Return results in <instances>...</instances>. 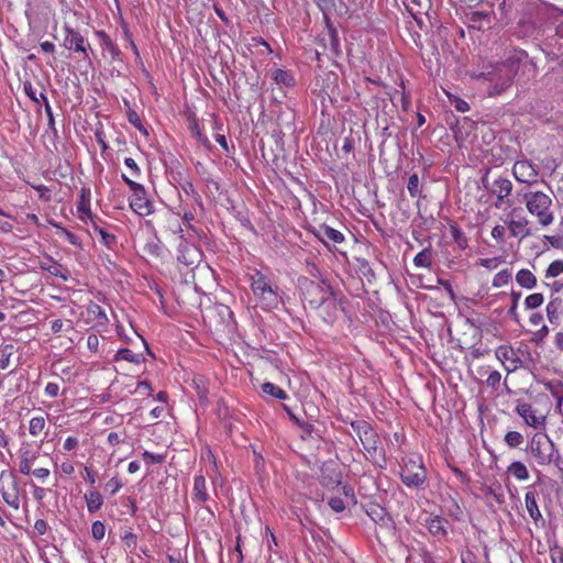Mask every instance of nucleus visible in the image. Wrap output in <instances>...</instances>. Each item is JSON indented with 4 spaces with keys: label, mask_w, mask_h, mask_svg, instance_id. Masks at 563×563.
Here are the masks:
<instances>
[{
    "label": "nucleus",
    "mask_w": 563,
    "mask_h": 563,
    "mask_svg": "<svg viewBox=\"0 0 563 563\" xmlns=\"http://www.w3.org/2000/svg\"><path fill=\"white\" fill-rule=\"evenodd\" d=\"M309 273L314 279L305 276L298 278V289L303 307L313 311L324 323L332 325L344 309L342 292L321 277L314 264Z\"/></svg>",
    "instance_id": "nucleus-1"
},
{
    "label": "nucleus",
    "mask_w": 563,
    "mask_h": 563,
    "mask_svg": "<svg viewBox=\"0 0 563 563\" xmlns=\"http://www.w3.org/2000/svg\"><path fill=\"white\" fill-rule=\"evenodd\" d=\"M351 427L360 439L368 460L377 467L385 468L387 465L385 451L382 448L380 439L376 430L366 420H353Z\"/></svg>",
    "instance_id": "nucleus-2"
},
{
    "label": "nucleus",
    "mask_w": 563,
    "mask_h": 563,
    "mask_svg": "<svg viewBox=\"0 0 563 563\" xmlns=\"http://www.w3.org/2000/svg\"><path fill=\"white\" fill-rule=\"evenodd\" d=\"M250 287L256 305L263 310L272 311L278 307L280 302L278 286L273 284L267 275L261 271H255L250 275Z\"/></svg>",
    "instance_id": "nucleus-3"
},
{
    "label": "nucleus",
    "mask_w": 563,
    "mask_h": 563,
    "mask_svg": "<svg viewBox=\"0 0 563 563\" xmlns=\"http://www.w3.org/2000/svg\"><path fill=\"white\" fill-rule=\"evenodd\" d=\"M473 77L487 82V95L489 97L500 96L508 90L514 82V78L499 62L483 65L482 69L477 74H474Z\"/></svg>",
    "instance_id": "nucleus-4"
},
{
    "label": "nucleus",
    "mask_w": 563,
    "mask_h": 563,
    "mask_svg": "<svg viewBox=\"0 0 563 563\" xmlns=\"http://www.w3.org/2000/svg\"><path fill=\"white\" fill-rule=\"evenodd\" d=\"M507 73L515 79L520 71V77L526 80L534 79L539 68L528 53L521 48H512L499 62Z\"/></svg>",
    "instance_id": "nucleus-5"
},
{
    "label": "nucleus",
    "mask_w": 563,
    "mask_h": 563,
    "mask_svg": "<svg viewBox=\"0 0 563 563\" xmlns=\"http://www.w3.org/2000/svg\"><path fill=\"white\" fill-rule=\"evenodd\" d=\"M523 202L528 212L537 219L541 228H547L554 221L552 199L541 190L528 191L523 195Z\"/></svg>",
    "instance_id": "nucleus-6"
},
{
    "label": "nucleus",
    "mask_w": 563,
    "mask_h": 563,
    "mask_svg": "<svg viewBox=\"0 0 563 563\" xmlns=\"http://www.w3.org/2000/svg\"><path fill=\"white\" fill-rule=\"evenodd\" d=\"M401 482L409 488L421 487L427 479V470L420 454L402 457L400 463Z\"/></svg>",
    "instance_id": "nucleus-7"
},
{
    "label": "nucleus",
    "mask_w": 563,
    "mask_h": 563,
    "mask_svg": "<svg viewBox=\"0 0 563 563\" xmlns=\"http://www.w3.org/2000/svg\"><path fill=\"white\" fill-rule=\"evenodd\" d=\"M121 177L132 191V196L129 200L130 208L140 217H147L152 214L154 212V203L147 198L144 186L129 178L124 174H122Z\"/></svg>",
    "instance_id": "nucleus-8"
},
{
    "label": "nucleus",
    "mask_w": 563,
    "mask_h": 563,
    "mask_svg": "<svg viewBox=\"0 0 563 563\" xmlns=\"http://www.w3.org/2000/svg\"><path fill=\"white\" fill-rule=\"evenodd\" d=\"M529 452L536 462L545 466L552 463L553 455L556 453L555 443L550 439L548 434L536 433L529 441Z\"/></svg>",
    "instance_id": "nucleus-9"
},
{
    "label": "nucleus",
    "mask_w": 563,
    "mask_h": 563,
    "mask_svg": "<svg viewBox=\"0 0 563 563\" xmlns=\"http://www.w3.org/2000/svg\"><path fill=\"white\" fill-rule=\"evenodd\" d=\"M484 188L496 197L494 207L496 209H506L511 207L512 201L509 199L512 192V183L506 177H498L489 183L487 176L482 179Z\"/></svg>",
    "instance_id": "nucleus-10"
},
{
    "label": "nucleus",
    "mask_w": 563,
    "mask_h": 563,
    "mask_svg": "<svg viewBox=\"0 0 563 563\" xmlns=\"http://www.w3.org/2000/svg\"><path fill=\"white\" fill-rule=\"evenodd\" d=\"M0 493L3 501L12 509L20 508L19 486L15 476L10 471L0 472Z\"/></svg>",
    "instance_id": "nucleus-11"
},
{
    "label": "nucleus",
    "mask_w": 563,
    "mask_h": 563,
    "mask_svg": "<svg viewBox=\"0 0 563 563\" xmlns=\"http://www.w3.org/2000/svg\"><path fill=\"white\" fill-rule=\"evenodd\" d=\"M63 30L65 34L63 46L68 51H74L75 53L81 54L82 58L91 64L90 56L88 54L89 43L85 36L81 35L78 30L71 27L68 24H65Z\"/></svg>",
    "instance_id": "nucleus-12"
},
{
    "label": "nucleus",
    "mask_w": 563,
    "mask_h": 563,
    "mask_svg": "<svg viewBox=\"0 0 563 563\" xmlns=\"http://www.w3.org/2000/svg\"><path fill=\"white\" fill-rule=\"evenodd\" d=\"M85 324L92 329L106 330L109 324V318L106 311L98 303L90 301L81 311Z\"/></svg>",
    "instance_id": "nucleus-13"
},
{
    "label": "nucleus",
    "mask_w": 563,
    "mask_h": 563,
    "mask_svg": "<svg viewBox=\"0 0 563 563\" xmlns=\"http://www.w3.org/2000/svg\"><path fill=\"white\" fill-rule=\"evenodd\" d=\"M512 175L517 181L532 185L538 183L539 172L537 165L527 158H522L515 162Z\"/></svg>",
    "instance_id": "nucleus-14"
},
{
    "label": "nucleus",
    "mask_w": 563,
    "mask_h": 563,
    "mask_svg": "<svg viewBox=\"0 0 563 563\" xmlns=\"http://www.w3.org/2000/svg\"><path fill=\"white\" fill-rule=\"evenodd\" d=\"M495 356L501 363L507 373L515 372L522 365L518 351L508 344L499 345L495 350Z\"/></svg>",
    "instance_id": "nucleus-15"
},
{
    "label": "nucleus",
    "mask_w": 563,
    "mask_h": 563,
    "mask_svg": "<svg viewBox=\"0 0 563 563\" xmlns=\"http://www.w3.org/2000/svg\"><path fill=\"white\" fill-rule=\"evenodd\" d=\"M515 411L523 419L525 423L533 429L542 430L545 428L547 418L543 415H538L537 409L528 402H519Z\"/></svg>",
    "instance_id": "nucleus-16"
},
{
    "label": "nucleus",
    "mask_w": 563,
    "mask_h": 563,
    "mask_svg": "<svg viewBox=\"0 0 563 563\" xmlns=\"http://www.w3.org/2000/svg\"><path fill=\"white\" fill-rule=\"evenodd\" d=\"M38 456V450L33 449L30 443L22 444L18 451L19 472L24 476H29L30 468L33 467Z\"/></svg>",
    "instance_id": "nucleus-17"
},
{
    "label": "nucleus",
    "mask_w": 563,
    "mask_h": 563,
    "mask_svg": "<svg viewBox=\"0 0 563 563\" xmlns=\"http://www.w3.org/2000/svg\"><path fill=\"white\" fill-rule=\"evenodd\" d=\"M518 209H514L510 212L511 219H509L506 224L508 230L510 231V235L514 238H518L520 241L532 235V231L529 228V220L526 217L514 218Z\"/></svg>",
    "instance_id": "nucleus-18"
},
{
    "label": "nucleus",
    "mask_w": 563,
    "mask_h": 563,
    "mask_svg": "<svg viewBox=\"0 0 563 563\" xmlns=\"http://www.w3.org/2000/svg\"><path fill=\"white\" fill-rule=\"evenodd\" d=\"M96 36L100 41V46L103 51V56L109 57L110 60H122V52L119 46L112 41V38L103 30L96 31Z\"/></svg>",
    "instance_id": "nucleus-19"
},
{
    "label": "nucleus",
    "mask_w": 563,
    "mask_h": 563,
    "mask_svg": "<svg viewBox=\"0 0 563 563\" xmlns=\"http://www.w3.org/2000/svg\"><path fill=\"white\" fill-rule=\"evenodd\" d=\"M312 232L328 249L330 247L327 241H331L334 244H340L345 240L344 234L341 231L335 230L325 223L314 228Z\"/></svg>",
    "instance_id": "nucleus-20"
},
{
    "label": "nucleus",
    "mask_w": 563,
    "mask_h": 563,
    "mask_svg": "<svg viewBox=\"0 0 563 563\" xmlns=\"http://www.w3.org/2000/svg\"><path fill=\"white\" fill-rule=\"evenodd\" d=\"M187 128L191 135L206 148L211 150L212 145L208 136L201 131L199 120L194 112L186 114Z\"/></svg>",
    "instance_id": "nucleus-21"
},
{
    "label": "nucleus",
    "mask_w": 563,
    "mask_h": 563,
    "mask_svg": "<svg viewBox=\"0 0 563 563\" xmlns=\"http://www.w3.org/2000/svg\"><path fill=\"white\" fill-rule=\"evenodd\" d=\"M90 198H91V191L88 187H82L80 189L79 199L77 201L76 211L78 219L84 222L88 223V218H91V209H90Z\"/></svg>",
    "instance_id": "nucleus-22"
},
{
    "label": "nucleus",
    "mask_w": 563,
    "mask_h": 563,
    "mask_svg": "<svg viewBox=\"0 0 563 563\" xmlns=\"http://www.w3.org/2000/svg\"><path fill=\"white\" fill-rule=\"evenodd\" d=\"M548 321L553 325H559L563 317V298L552 297L545 306Z\"/></svg>",
    "instance_id": "nucleus-23"
},
{
    "label": "nucleus",
    "mask_w": 563,
    "mask_h": 563,
    "mask_svg": "<svg viewBox=\"0 0 563 563\" xmlns=\"http://www.w3.org/2000/svg\"><path fill=\"white\" fill-rule=\"evenodd\" d=\"M48 424L44 415L34 416L29 421V434L32 438L47 435Z\"/></svg>",
    "instance_id": "nucleus-24"
},
{
    "label": "nucleus",
    "mask_w": 563,
    "mask_h": 563,
    "mask_svg": "<svg viewBox=\"0 0 563 563\" xmlns=\"http://www.w3.org/2000/svg\"><path fill=\"white\" fill-rule=\"evenodd\" d=\"M192 499L201 503H205L209 499L206 478L201 474L195 475L194 477Z\"/></svg>",
    "instance_id": "nucleus-25"
},
{
    "label": "nucleus",
    "mask_w": 563,
    "mask_h": 563,
    "mask_svg": "<svg viewBox=\"0 0 563 563\" xmlns=\"http://www.w3.org/2000/svg\"><path fill=\"white\" fill-rule=\"evenodd\" d=\"M84 498L89 514L97 512L103 505V496L97 489L87 490Z\"/></svg>",
    "instance_id": "nucleus-26"
},
{
    "label": "nucleus",
    "mask_w": 563,
    "mask_h": 563,
    "mask_svg": "<svg viewBox=\"0 0 563 563\" xmlns=\"http://www.w3.org/2000/svg\"><path fill=\"white\" fill-rule=\"evenodd\" d=\"M341 473L330 468V467H323L321 472V484L329 488L333 489L338 487L341 484Z\"/></svg>",
    "instance_id": "nucleus-27"
},
{
    "label": "nucleus",
    "mask_w": 563,
    "mask_h": 563,
    "mask_svg": "<svg viewBox=\"0 0 563 563\" xmlns=\"http://www.w3.org/2000/svg\"><path fill=\"white\" fill-rule=\"evenodd\" d=\"M517 284L526 289H533L537 286V277L528 268H521L516 274Z\"/></svg>",
    "instance_id": "nucleus-28"
},
{
    "label": "nucleus",
    "mask_w": 563,
    "mask_h": 563,
    "mask_svg": "<svg viewBox=\"0 0 563 563\" xmlns=\"http://www.w3.org/2000/svg\"><path fill=\"white\" fill-rule=\"evenodd\" d=\"M507 474L517 481H527L529 478L528 467L520 461L511 462L507 467Z\"/></svg>",
    "instance_id": "nucleus-29"
},
{
    "label": "nucleus",
    "mask_w": 563,
    "mask_h": 563,
    "mask_svg": "<svg viewBox=\"0 0 563 563\" xmlns=\"http://www.w3.org/2000/svg\"><path fill=\"white\" fill-rule=\"evenodd\" d=\"M481 375H487L485 384L493 390H498L501 382V374L496 369H490L489 366L482 367L478 372Z\"/></svg>",
    "instance_id": "nucleus-30"
},
{
    "label": "nucleus",
    "mask_w": 563,
    "mask_h": 563,
    "mask_svg": "<svg viewBox=\"0 0 563 563\" xmlns=\"http://www.w3.org/2000/svg\"><path fill=\"white\" fill-rule=\"evenodd\" d=\"M18 349L14 344H4L0 346V369L4 371L10 367L12 357Z\"/></svg>",
    "instance_id": "nucleus-31"
},
{
    "label": "nucleus",
    "mask_w": 563,
    "mask_h": 563,
    "mask_svg": "<svg viewBox=\"0 0 563 563\" xmlns=\"http://www.w3.org/2000/svg\"><path fill=\"white\" fill-rule=\"evenodd\" d=\"M449 230L457 247L462 251L466 250L468 247V240L464 231L456 223H451Z\"/></svg>",
    "instance_id": "nucleus-32"
},
{
    "label": "nucleus",
    "mask_w": 563,
    "mask_h": 563,
    "mask_svg": "<svg viewBox=\"0 0 563 563\" xmlns=\"http://www.w3.org/2000/svg\"><path fill=\"white\" fill-rule=\"evenodd\" d=\"M525 504H526V508H527V511L530 515V517L534 521H538L541 518V512L539 510V506H538V503H537V498H536V493L534 492H527L526 493V495H525Z\"/></svg>",
    "instance_id": "nucleus-33"
},
{
    "label": "nucleus",
    "mask_w": 563,
    "mask_h": 563,
    "mask_svg": "<svg viewBox=\"0 0 563 563\" xmlns=\"http://www.w3.org/2000/svg\"><path fill=\"white\" fill-rule=\"evenodd\" d=\"M114 361H126L133 364H140L144 361L142 353H134L130 349H120L115 355Z\"/></svg>",
    "instance_id": "nucleus-34"
},
{
    "label": "nucleus",
    "mask_w": 563,
    "mask_h": 563,
    "mask_svg": "<svg viewBox=\"0 0 563 563\" xmlns=\"http://www.w3.org/2000/svg\"><path fill=\"white\" fill-rule=\"evenodd\" d=\"M296 423L298 424V427L301 430L300 438L302 440L320 438L318 430L316 429V427L312 423H309L306 421H300L298 419H296Z\"/></svg>",
    "instance_id": "nucleus-35"
},
{
    "label": "nucleus",
    "mask_w": 563,
    "mask_h": 563,
    "mask_svg": "<svg viewBox=\"0 0 563 563\" xmlns=\"http://www.w3.org/2000/svg\"><path fill=\"white\" fill-rule=\"evenodd\" d=\"M44 271L49 273L52 276L59 277L64 282H67L70 277V272L67 267L59 264L57 261L49 267H44Z\"/></svg>",
    "instance_id": "nucleus-36"
},
{
    "label": "nucleus",
    "mask_w": 563,
    "mask_h": 563,
    "mask_svg": "<svg viewBox=\"0 0 563 563\" xmlns=\"http://www.w3.org/2000/svg\"><path fill=\"white\" fill-rule=\"evenodd\" d=\"M273 79L285 87H292L295 85V78L290 71L284 69H276L273 73Z\"/></svg>",
    "instance_id": "nucleus-37"
},
{
    "label": "nucleus",
    "mask_w": 563,
    "mask_h": 563,
    "mask_svg": "<svg viewBox=\"0 0 563 563\" xmlns=\"http://www.w3.org/2000/svg\"><path fill=\"white\" fill-rule=\"evenodd\" d=\"M444 523H445L444 519H442L441 517H434L428 521L427 527H428L429 532L433 536H445L446 529H445Z\"/></svg>",
    "instance_id": "nucleus-38"
},
{
    "label": "nucleus",
    "mask_w": 563,
    "mask_h": 563,
    "mask_svg": "<svg viewBox=\"0 0 563 563\" xmlns=\"http://www.w3.org/2000/svg\"><path fill=\"white\" fill-rule=\"evenodd\" d=\"M431 257H432L431 250L423 249L413 257V264L417 267L430 268L432 265Z\"/></svg>",
    "instance_id": "nucleus-39"
},
{
    "label": "nucleus",
    "mask_w": 563,
    "mask_h": 563,
    "mask_svg": "<svg viewBox=\"0 0 563 563\" xmlns=\"http://www.w3.org/2000/svg\"><path fill=\"white\" fill-rule=\"evenodd\" d=\"M54 228L57 229V235L60 236V238H64L69 244L71 245H75V246H78L80 245V241H79V238L74 234L73 232L68 231L67 229L63 228L59 223L57 222H53L51 221L49 222Z\"/></svg>",
    "instance_id": "nucleus-40"
},
{
    "label": "nucleus",
    "mask_w": 563,
    "mask_h": 563,
    "mask_svg": "<svg viewBox=\"0 0 563 563\" xmlns=\"http://www.w3.org/2000/svg\"><path fill=\"white\" fill-rule=\"evenodd\" d=\"M339 0H313L316 5L322 12L325 21H329V14L335 11Z\"/></svg>",
    "instance_id": "nucleus-41"
},
{
    "label": "nucleus",
    "mask_w": 563,
    "mask_h": 563,
    "mask_svg": "<svg viewBox=\"0 0 563 563\" xmlns=\"http://www.w3.org/2000/svg\"><path fill=\"white\" fill-rule=\"evenodd\" d=\"M511 278H512L511 271L506 268V269H503V271L498 272L497 274H495V276L493 277L492 285L495 288H500V287L508 285L509 282L511 280Z\"/></svg>",
    "instance_id": "nucleus-42"
},
{
    "label": "nucleus",
    "mask_w": 563,
    "mask_h": 563,
    "mask_svg": "<svg viewBox=\"0 0 563 563\" xmlns=\"http://www.w3.org/2000/svg\"><path fill=\"white\" fill-rule=\"evenodd\" d=\"M262 390L264 394L271 395L272 397H275L277 399L287 398L286 391L273 383H264L262 385Z\"/></svg>",
    "instance_id": "nucleus-43"
},
{
    "label": "nucleus",
    "mask_w": 563,
    "mask_h": 563,
    "mask_svg": "<svg viewBox=\"0 0 563 563\" xmlns=\"http://www.w3.org/2000/svg\"><path fill=\"white\" fill-rule=\"evenodd\" d=\"M74 329L71 320L55 319L51 321V331L53 334L58 335L62 331H69Z\"/></svg>",
    "instance_id": "nucleus-44"
},
{
    "label": "nucleus",
    "mask_w": 563,
    "mask_h": 563,
    "mask_svg": "<svg viewBox=\"0 0 563 563\" xmlns=\"http://www.w3.org/2000/svg\"><path fill=\"white\" fill-rule=\"evenodd\" d=\"M563 274V260H555L549 264L544 272L547 279L555 278Z\"/></svg>",
    "instance_id": "nucleus-45"
},
{
    "label": "nucleus",
    "mask_w": 563,
    "mask_h": 563,
    "mask_svg": "<svg viewBox=\"0 0 563 563\" xmlns=\"http://www.w3.org/2000/svg\"><path fill=\"white\" fill-rule=\"evenodd\" d=\"M523 440V435L518 431H508L504 437L505 443L512 449L519 448Z\"/></svg>",
    "instance_id": "nucleus-46"
},
{
    "label": "nucleus",
    "mask_w": 563,
    "mask_h": 563,
    "mask_svg": "<svg viewBox=\"0 0 563 563\" xmlns=\"http://www.w3.org/2000/svg\"><path fill=\"white\" fill-rule=\"evenodd\" d=\"M407 189L409 191V195L412 198H417L420 196L421 192V186H420V179L418 174H412L409 176L408 183H407Z\"/></svg>",
    "instance_id": "nucleus-47"
},
{
    "label": "nucleus",
    "mask_w": 563,
    "mask_h": 563,
    "mask_svg": "<svg viewBox=\"0 0 563 563\" xmlns=\"http://www.w3.org/2000/svg\"><path fill=\"white\" fill-rule=\"evenodd\" d=\"M544 301V297L541 292H534L526 297L525 299V308L530 309H537L539 308Z\"/></svg>",
    "instance_id": "nucleus-48"
},
{
    "label": "nucleus",
    "mask_w": 563,
    "mask_h": 563,
    "mask_svg": "<svg viewBox=\"0 0 563 563\" xmlns=\"http://www.w3.org/2000/svg\"><path fill=\"white\" fill-rule=\"evenodd\" d=\"M126 118H128V121L134 128H136L144 135H147V130L142 124L141 118H140L139 113L135 110L129 109L128 112H126Z\"/></svg>",
    "instance_id": "nucleus-49"
},
{
    "label": "nucleus",
    "mask_w": 563,
    "mask_h": 563,
    "mask_svg": "<svg viewBox=\"0 0 563 563\" xmlns=\"http://www.w3.org/2000/svg\"><path fill=\"white\" fill-rule=\"evenodd\" d=\"M501 262H503L501 257H486V258H478L476 261V265L484 267L488 271H494L501 264Z\"/></svg>",
    "instance_id": "nucleus-50"
},
{
    "label": "nucleus",
    "mask_w": 563,
    "mask_h": 563,
    "mask_svg": "<svg viewBox=\"0 0 563 563\" xmlns=\"http://www.w3.org/2000/svg\"><path fill=\"white\" fill-rule=\"evenodd\" d=\"M181 188L187 196H190L196 202L199 203L200 207H202L201 196L196 190L194 184L190 180L183 183Z\"/></svg>",
    "instance_id": "nucleus-51"
},
{
    "label": "nucleus",
    "mask_w": 563,
    "mask_h": 563,
    "mask_svg": "<svg viewBox=\"0 0 563 563\" xmlns=\"http://www.w3.org/2000/svg\"><path fill=\"white\" fill-rule=\"evenodd\" d=\"M86 345H87L88 351L92 355H97V354L100 353V339H99V336L97 334L90 333L87 336Z\"/></svg>",
    "instance_id": "nucleus-52"
},
{
    "label": "nucleus",
    "mask_w": 563,
    "mask_h": 563,
    "mask_svg": "<svg viewBox=\"0 0 563 563\" xmlns=\"http://www.w3.org/2000/svg\"><path fill=\"white\" fill-rule=\"evenodd\" d=\"M99 236L101 239V243L110 249V250H113L117 245V236L112 233H109L107 232L104 229L103 230H99Z\"/></svg>",
    "instance_id": "nucleus-53"
},
{
    "label": "nucleus",
    "mask_w": 563,
    "mask_h": 563,
    "mask_svg": "<svg viewBox=\"0 0 563 563\" xmlns=\"http://www.w3.org/2000/svg\"><path fill=\"white\" fill-rule=\"evenodd\" d=\"M121 539H122V542L124 543V545L130 549V550H134L136 548V544H137V537L136 534L132 531V529H128L123 532V534L121 536Z\"/></svg>",
    "instance_id": "nucleus-54"
},
{
    "label": "nucleus",
    "mask_w": 563,
    "mask_h": 563,
    "mask_svg": "<svg viewBox=\"0 0 563 563\" xmlns=\"http://www.w3.org/2000/svg\"><path fill=\"white\" fill-rule=\"evenodd\" d=\"M91 536L96 541H101L106 536V526L102 521L96 520L91 525Z\"/></svg>",
    "instance_id": "nucleus-55"
},
{
    "label": "nucleus",
    "mask_w": 563,
    "mask_h": 563,
    "mask_svg": "<svg viewBox=\"0 0 563 563\" xmlns=\"http://www.w3.org/2000/svg\"><path fill=\"white\" fill-rule=\"evenodd\" d=\"M511 306L509 307L508 314L511 317L512 320L516 322L519 321V314L517 313L518 302L520 300L521 294L517 291H511Z\"/></svg>",
    "instance_id": "nucleus-56"
},
{
    "label": "nucleus",
    "mask_w": 563,
    "mask_h": 563,
    "mask_svg": "<svg viewBox=\"0 0 563 563\" xmlns=\"http://www.w3.org/2000/svg\"><path fill=\"white\" fill-rule=\"evenodd\" d=\"M367 515L376 522L384 521L386 518L385 509L378 505H372L367 510Z\"/></svg>",
    "instance_id": "nucleus-57"
},
{
    "label": "nucleus",
    "mask_w": 563,
    "mask_h": 563,
    "mask_svg": "<svg viewBox=\"0 0 563 563\" xmlns=\"http://www.w3.org/2000/svg\"><path fill=\"white\" fill-rule=\"evenodd\" d=\"M142 456H143L145 463L148 465L150 464H161V463L165 462V460H166V453L155 454L150 451H144L142 453Z\"/></svg>",
    "instance_id": "nucleus-58"
},
{
    "label": "nucleus",
    "mask_w": 563,
    "mask_h": 563,
    "mask_svg": "<svg viewBox=\"0 0 563 563\" xmlns=\"http://www.w3.org/2000/svg\"><path fill=\"white\" fill-rule=\"evenodd\" d=\"M40 97H41L42 101L44 102L45 113L48 119V126H49V129L55 130V120H54L53 110L49 104V101H48L45 92H41Z\"/></svg>",
    "instance_id": "nucleus-59"
},
{
    "label": "nucleus",
    "mask_w": 563,
    "mask_h": 563,
    "mask_svg": "<svg viewBox=\"0 0 563 563\" xmlns=\"http://www.w3.org/2000/svg\"><path fill=\"white\" fill-rule=\"evenodd\" d=\"M33 475L35 478L40 479L41 482H45L49 475L51 471L47 467H36V468H30L29 476Z\"/></svg>",
    "instance_id": "nucleus-60"
},
{
    "label": "nucleus",
    "mask_w": 563,
    "mask_h": 563,
    "mask_svg": "<svg viewBox=\"0 0 563 563\" xmlns=\"http://www.w3.org/2000/svg\"><path fill=\"white\" fill-rule=\"evenodd\" d=\"M124 165L130 169L131 175L134 178H140L142 175V170L137 163L132 157L124 158Z\"/></svg>",
    "instance_id": "nucleus-61"
},
{
    "label": "nucleus",
    "mask_w": 563,
    "mask_h": 563,
    "mask_svg": "<svg viewBox=\"0 0 563 563\" xmlns=\"http://www.w3.org/2000/svg\"><path fill=\"white\" fill-rule=\"evenodd\" d=\"M23 90L25 92V95L33 101L35 102L36 104H40L41 102V97L36 95V89L33 87L32 82L30 81H25L23 84Z\"/></svg>",
    "instance_id": "nucleus-62"
},
{
    "label": "nucleus",
    "mask_w": 563,
    "mask_h": 563,
    "mask_svg": "<svg viewBox=\"0 0 563 563\" xmlns=\"http://www.w3.org/2000/svg\"><path fill=\"white\" fill-rule=\"evenodd\" d=\"M123 484L121 482V479L117 476L110 478L107 483H106V489L110 492V495H115L121 488H122Z\"/></svg>",
    "instance_id": "nucleus-63"
},
{
    "label": "nucleus",
    "mask_w": 563,
    "mask_h": 563,
    "mask_svg": "<svg viewBox=\"0 0 563 563\" xmlns=\"http://www.w3.org/2000/svg\"><path fill=\"white\" fill-rule=\"evenodd\" d=\"M492 238L496 240L498 243H504L506 239V227L501 224H497L492 229Z\"/></svg>",
    "instance_id": "nucleus-64"
}]
</instances>
